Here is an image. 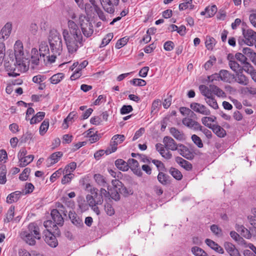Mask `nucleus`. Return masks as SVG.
<instances>
[{"instance_id": "nucleus-13", "label": "nucleus", "mask_w": 256, "mask_h": 256, "mask_svg": "<svg viewBox=\"0 0 256 256\" xmlns=\"http://www.w3.org/2000/svg\"><path fill=\"white\" fill-rule=\"evenodd\" d=\"M224 248L230 256H242L236 246L231 242H225Z\"/></svg>"}, {"instance_id": "nucleus-43", "label": "nucleus", "mask_w": 256, "mask_h": 256, "mask_svg": "<svg viewBox=\"0 0 256 256\" xmlns=\"http://www.w3.org/2000/svg\"><path fill=\"white\" fill-rule=\"evenodd\" d=\"M94 178L97 184L100 186H105L107 185L105 178L100 174H95L94 176Z\"/></svg>"}, {"instance_id": "nucleus-62", "label": "nucleus", "mask_w": 256, "mask_h": 256, "mask_svg": "<svg viewBox=\"0 0 256 256\" xmlns=\"http://www.w3.org/2000/svg\"><path fill=\"white\" fill-rule=\"evenodd\" d=\"M158 180L160 182L164 185L168 182L167 176L162 172H159L158 176Z\"/></svg>"}, {"instance_id": "nucleus-19", "label": "nucleus", "mask_w": 256, "mask_h": 256, "mask_svg": "<svg viewBox=\"0 0 256 256\" xmlns=\"http://www.w3.org/2000/svg\"><path fill=\"white\" fill-rule=\"evenodd\" d=\"M220 80L228 83L234 82V75L227 70H222L220 71Z\"/></svg>"}, {"instance_id": "nucleus-12", "label": "nucleus", "mask_w": 256, "mask_h": 256, "mask_svg": "<svg viewBox=\"0 0 256 256\" xmlns=\"http://www.w3.org/2000/svg\"><path fill=\"white\" fill-rule=\"evenodd\" d=\"M227 59L228 61V66L232 70L235 72L242 71V67L236 61L232 54H229L227 56Z\"/></svg>"}, {"instance_id": "nucleus-57", "label": "nucleus", "mask_w": 256, "mask_h": 256, "mask_svg": "<svg viewBox=\"0 0 256 256\" xmlns=\"http://www.w3.org/2000/svg\"><path fill=\"white\" fill-rule=\"evenodd\" d=\"M206 102L214 109H217L218 108V104L216 100L212 97L208 98H205Z\"/></svg>"}, {"instance_id": "nucleus-17", "label": "nucleus", "mask_w": 256, "mask_h": 256, "mask_svg": "<svg viewBox=\"0 0 256 256\" xmlns=\"http://www.w3.org/2000/svg\"><path fill=\"white\" fill-rule=\"evenodd\" d=\"M128 168H130L134 174L139 176H142V172L140 169L138 168V162L134 158L129 159L128 160Z\"/></svg>"}, {"instance_id": "nucleus-53", "label": "nucleus", "mask_w": 256, "mask_h": 256, "mask_svg": "<svg viewBox=\"0 0 256 256\" xmlns=\"http://www.w3.org/2000/svg\"><path fill=\"white\" fill-rule=\"evenodd\" d=\"M114 37V35L112 33H109L107 34L105 37L102 39L101 44L100 45V48H102L106 46L112 38Z\"/></svg>"}, {"instance_id": "nucleus-44", "label": "nucleus", "mask_w": 256, "mask_h": 256, "mask_svg": "<svg viewBox=\"0 0 256 256\" xmlns=\"http://www.w3.org/2000/svg\"><path fill=\"white\" fill-rule=\"evenodd\" d=\"M76 168V163L75 162H72L67 164L64 168L62 170L63 173L68 174H73L72 172Z\"/></svg>"}, {"instance_id": "nucleus-41", "label": "nucleus", "mask_w": 256, "mask_h": 256, "mask_svg": "<svg viewBox=\"0 0 256 256\" xmlns=\"http://www.w3.org/2000/svg\"><path fill=\"white\" fill-rule=\"evenodd\" d=\"M210 89L212 93L218 97L224 98L226 96V94L224 92L216 86L210 85Z\"/></svg>"}, {"instance_id": "nucleus-5", "label": "nucleus", "mask_w": 256, "mask_h": 256, "mask_svg": "<svg viewBox=\"0 0 256 256\" xmlns=\"http://www.w3.org/2000/svg\"><path fill=\"white\" fill-rule=\"evenodd\" d=\"M90 192V194H88L86 197L87 202L90 206L102 204L103 199L101 196H98V190L96 188H91Z\"/></svg>"}, {"instance_id": "nucleus-3", "label": "nucleus", "mask_w": 256, "mask_h": 256, "mask_svg": "<svg viewBox=\"0 0 256 256\" xmlns=\"http://www.w3.org/2000/svg\"><path fill=\"white\" fill-rule=\"evenodd\" d=\"M14 52L16 58V62L14 63L16 68L20 72H26L28 70L24 60H28V58L24 54L22 43L20 40H16L14 44Z\"/></svg>"}, {"instance_id": "nucleus-1", "label": "nucleus", "mask_w": 256, "mask_h": 256, "mask_svg": "<svg viewBox=\"0 0 256 256\" xmlns=\"http://www.w3.org/2000/svg\"><path fill=\"white\" fill-rule=\"evenodd\" d=\"M68 29L62 30V36L69 54H75L84 44L83 37L78 26L72 20L68 22Z\"/></svg>"}, {"instance_id": "nucleus-11", "label": "nucleus", "mask_w": 256, "mask_h": 256, "mask_svg": "<svg viewBox=\"0 0 256 256\" xmlns=\"http://www.w3.org/2000/svg\"><path fill=\"white\" fill-rule=\"evenodd\" d=\"M44 240L52 248L56 247L58 244V242L56 236L50 230H45L44 232Z\"/></svg>"}, {"instance_id": "nucleus-46", "label": "nucleus", "mask_w": 256, "mask_h": 256, "mask_svg": "<svg viewBox=\"0 0 256 256\" xmlns=\"http://www.w3.org/2000/svg\"><path fill=\"white\" fill-rule=\"evenodd\" d=\"M14 207L11 206L8 209L6 218L4 220V222H8L13 220L14 216Z\"/></svg>"}, {"instance_id": "nucleus-48", "label": "nucleus", "mask_w": 256, "mask_h": 256, "mask_svg": "<svg viewBox=\"0 0 256 256\" xmlns=\"http://www.w3.org/2000/svg\"><path fill=\"white\" fill-rule=\"evenodd\" d=\"M206 10L207 12L206 18L212 17L217 12V7L216 5H213L211 6H207L206 8Z\"/></svg>"}, {"instance_id": "nucleus-50", "label": "nucleus", "mask_w": 256, "mask_h": 256, "mask_svg": "<svg viewBox=\"0 0 256 256\" xmlns=\"http://www.w3.org/2000/svg\"><path fill=\"white\" fill-rule=\"evenodd\" d=\"M44 226L46 228V230L52 232V230H56L58 228L56 224L52 220H46L44 222Z\"/></svg>"}, {"instance_id": "nucleus-31", "label": "nucleus", "mask_w": 256, "mask_h": 256, "mask_svg": "<svg viewBox=\"0 0 256 256\" xmlns=\"http://www.w3.org/2000/svg\"><path fill=\"white\" fill-rule=\"evenodd\" d=\"M178 8L180 10H192L195 8V6L192 4V0H184V2L179 4Z\"/></svg>"}, {"instance_id": "nucleus-42", "label": "nucleus", "mask_w": 256, "mask_h": 256, "mask_svg": "<svg viewBox=\"0 0 256 256\" xmlns=\"http://www.w3.org/2000/svg\"><path fill=\"white\" fill-rule=\"evenodd\" d=\"M49 124L50 122L48 119H45L42 122L39 128L40 135L44 136L46 132L49 127Z\"/></svg>"}, {"instance_id": "nucleus-56", "label": "nucleus", "mask_w": 256, "mask_h": 256, "mask_svg": "<svg viewBox=\"0 0 256 256\" xmlns=\"http://www.w3.org/2000/svg\"><path fill=\"white\" fill-rule=\"evenodd\" d=\"M242 64L244 66L242 67V71L244 70L249 74L254 70V66L247 61H246V62H244Z\"/></svg>"}, {"instance_id": "nucleus-25", "label": "nucleus", "mask_w": 256, "mask_h": 256, "mask_svg": "<svg viewBox=\"0 0 256 256\" xmlns=\"http://www.w3.org/2000/svg\"><path fill=\"white\" fill-rule=\"evenodd\" d=\"M62 156V153L61 152H58L53 153L47 160V162L48 166L54 164L58 162Z\"/></svg>"}, {"instance_id": "nucleus-54", "label": "nucleus", "mask_w": 256, "mask_h": 256, "mask_svg": "<svg viewBox=\"0 0 256 256\" xmlns=\"http://www.w3.org/2000/svg\"><path fill=\"white\" fill-rule=\"evenodd\" d=\"M230 236L236 242H241L242 244H246V242L240 236L239 234L234 231H232L230 232Z\"/></svg>"}, {"instance_id": "nucleus-61", "label": "nucleus", "mask_w": 256, "mask_h": 256, "mask_svg": "<svg viewBox=\"0 0 256 256\" xmlns=\"http://www.w3.org/2000/svg\"><path fill=\"white\" fill-rule=\"evenodd\" d=\"M192 142L200 148L203 147V144L200 138L196 134L192 136Z\"/></svg>"}, {"instance_id": "nucleus-58", "label": "nucleus", "mask_w": 256, "mask_h": 256, "mask_svg": "<svg viewBox=\"0 0 256 256\" xmlns=\"http://www.w3.org/2000/svg\"><path fill=\"white\" fill-rule=\"evenodd\" d=\"M128 38L126 37L119 40L116 43L115 47L116 49H120L124 46L128 42Z\"/></svg>"}, {"instance_id": "nucleus-22", "label": "nucleus", "mask_w": 256, "mask_h": 256, "mask_svg": "<svg viewBox=\"0 0 256 256\" xmlns=\"http://www.w3.org/2000/svg\"><path fill=\"white\" fill-rule=\"evenodd\" d=\"M28 230L26 231L30 234L35 236L37 240L40 239V228L34 222L30 223L28 226Z\"/></svg>"}, {"instance_id": "nucleus-21", "label": "nucleus", "mask_w": 256, "mask_h": 256, "mask_svg": "<svg viewBox=\"0 0 256 256\" xmlns=\"http://www.w3.org/2000/svg\"><path fill=\"white\" fill-rule=\"evenodd\" d=\"M40 56L44 58L45 56L48 58L49 62V58L51 56L50 55V50L47 43L46 42H42L40 43L39 48Z\"/></svg>"}, {"instance_id": "nucleus-2", "label": "nucleus", "mask_w": 256, "mask_h": 256, "mask_svg": "<svg viewBox=\"0 0 256 256\" xmlns=\"http://www.w3.org/2000/svg\"><path fill=\"white\" fill-rule=\"evenodd\" d=\"M48 40L52 54L49 58V62L52 63L55 62L56 56H60L62 52V40L60 34L56 30H51Z\"/></svg>"}, {"instance_id": "nucleus-16", "label": "nucleus", "mask_w": 256, "mask_h": 256, "mask_svg": "<svg viewBox=\"0 0 256 256\" xmlns=\"http://www.w3.org/2000/svg\"><path fill=\"white\" fill-rule=\"evenodd\" d=\"M182 122L185 126L195 130H198L201 128V125L198 122L190 118H184Z\"/></svg>"}, {"instance_id": "nucleus-4", "label": "nucleus", "mask_w": 256, "mask_h": 256, "mask_svg": "<svg viewBox=\"0 0 256 256\" xmlns=\"http://www.w3.org/2000/svg\"><path fill=\"white\" fill-rule=\"evenodd\" d=\"M78 23L84 36L86 38L91 36L94 32V26L89 19L81 14L79 16Z\"/></svg>"}, {"instance_id": "nucleus-10", "label": "nucleus", "mask_w": 256, "mask_h": 256, "mask_svg": "<svg viewBox=\"0 0 256 256\" xmlns=\"http://www.w3.org/2000/svg\"><path fill=\"white\" fill-rule=\"evenodd\" d=\"M190 108L195 112L202 115L209 116L210 114V110L205 106L199 103L193 102L191 104Z\"/></svg>"}, {"instance_id": "nucleus-9", "label": "nucleus", "mask_w": 256, "mask_h": 256, "mask_svg": "<svg viewBox=\"0 0 256 256\" xmlns=\"http://www.w3.org/2000/svg\"><path fill=\"white\" fill-rule=\"evenodd\" d=\"M112 185L115 189V192H118L120 193H122L124 194H132L133 191L132 190H128L126 187H123L122 183L118 180H113L112 182Z\"/></svg>"}, {"instance_id": "nucleus-30", "label": "nucleus", "mask_w": 256, "mask_h": 256, "mask_svg": "<svg viewBox=\"0 0 256 256\" xmlns=\"http://www.w3.org/2000/svg\"><path fill=\"white\" fill-rule=\"evenodd\" d=\"M176 162L182 168L186 170H190L192 168V164L188 162L183 159L182 158L177 156L176 158Z\"/></svg>"}, {"instance_id": "nucleus-6", "label": "nucleus", "mask_w": 256, "mask_h": 256, "mask_svg": "<svg viewBox=\"0 0 256 256\" xmlns=\"http://www.w3.org/2000/svg\"><path fill=\"white\" fill-rule=\"evenodd\" d=\"M244 42L248 46H252L256 43V32L252 29L242 30Z\"/></svg>"}, {"instance_id": "nucleus-15", "label": "nucleus", "mask_w": 256, "mask_h": 256, "mask_svg": "<svg viewBox=\"0 0 256 256\" xmlns=\"http://www.w3.org/2000/svg\"><path fill=\"white\" fill-rule=\"evenodd\" d=\"M163 142L165 148L171 150H176L178 144H177L174 140L170 136H165L163 140Z\"/></svg>"}, {"instance_id": "nucleus-63", "label": "nucleus", "mask_w": 256, "mask_h": 256, "mask_svg": "<svg viewBox=\"0 0 256 256\" xmlns=\"http://www.w3.org/2000/svg\"><path fill=\"white\" fill-rule=\"evenodd\" d=\"M131 84L135 86H144L146 85V82L140 78H134L131 82Z\"/></svg>"}, {"instance_id": "nucleus-24", "label": "nucleus", "mask_w": 256, "mask_h": 256, "mask_svg": "<svg viewBox=\"0 0 256 256\" xmlns=\"http://www.w3.org/2000/svg\"><path fill=\"white\" fill-rule=\"evenodd\" d=\"M52 218L54 222L58 225L62 226L64 222V219L62 215L57 210H53L51 212Z\"/></svg>"}, {"instance_id": "nucleus-37", "label": "nucleus", "mask_w": 256, "mask_h": 256, "mask_svg": "<svg viewBox=\"0 0 256 256\" xmlns=\"http://www.w3.org/2000/svg\"><path fill=\"white\" fill-rule=\"evenodd\" d=\"M115 165L120 170L125 172L128 170V162H126L122 159L116 160Z\"/></svg>"}, {"instance_id": "nucleus-39", "label": "nucleus", "mask_w": 256, "mask_h": 256, "mask_svg": "<svg viewBox=\"0 0 256 256\" xmlns=\"http://www.w3.org/2000/svg\"><path fill=\"white\" fill-rule=\"evenodd\" d=\"M64 74L63 73H58L52 76L49 80L51 84H56L60 82L64 78Z\"/></svg>"}, {"instance_id": "nucleus-7", "label": "nucleus", "mask_w": 256, "mask_h": 256, "mask_svg": "<svg viewBox=\"0 0 256 256\" xmlns=\"http://www.w3.org/2000/svg\"><path fill=\"white\" fill-rule=\"evenodd\" d=\"M108 190H106L105 189L102 188L100 190V194H98V196H101L102 198L103 199V197L110 198L111 197L112 199L118 200L120 198V196L118 194V192H115V189L114 187L113 189L110 186H108Z\"/></svg>"}, {"instance_id": "nucleus-8", "label": "nucleus", "mask_w": 256, "mask_h": 256, "mask_svg": "<svg viewBox=\"0 0 256 256\" xmlns=\"http://www.w3.org/2000/svg\"><path fill=\"white\" fill-rule=\"evenodd\" d=\"M105 11L110 14L114 12V6L118 4L119 0H100Z\"/></svg>"}, {"instance_id": "nucleus-23", "label": "nucleus", "mask_w": 256, "mask_h": 256, "mask_svg": "<svg viewBox=\"0 0 256 256\" xmlns=\"http://www.w3.org/2000/svg\"><path fill=\"white\" fill-rule=\"evenodd\" d=\"M22 238L28 244L34 246L36 244V239L34 235L30 234L29 232L25 231L21 234Z\"/></svg>"}, {"instance_id": "nucleus-52", "label": "nucleus", "mask_w": 256, "mask_h": 256, "mask_svg": "<svg viewBox=\"0 0 256 256\" xmlns=\"http://www.w3.org/2000/svg\"><path fill=\"white\" fill-rule=\"evenodd\" d=\"M6 168L4 166H2L0 168V184H4L6 181Z\"/></svg>"}, {"instance_id": "nucleus-38", "label": "nucleus", "mask_w": 256, "mask_h": 256, "mask_svg": "<svg viewBox=\"0 0 256 256\" xmlns=\"http://www.w3.org/2000/svg\"><path fill=\"white\" fill-rule=\"evenodd\" d=\"M242 53L246 57H248L252 62L256 60V53L249 48H244L242 49Z\"/></svg>"}, {"instance_id": "nucleus-49", "label": "nucleus", "mask_w": 256, "mask_h": 256, "mask_svg": "<svg viewBox=\"0 0 256 256\" xmlns=\"http://www.w3.org/2000/svg\"><path fill=\"white\" fill-rule=\"evenodd\" d=\"M205 44L208 50H212L216 44V40L213 38L208 36L206 38Z\"/></svg>"}, {"instance_id": "nucleus-20", "label": "nucleus", "mask_w": 256, "mask_h": 256, "mask_svg": "<svg viewBox=\"0 0 256 256\" xmlns=\"http://www.w3.org/2000/svg\"><path fill=\"white\" fill-rule=\"evenodd\" d=\"M234 81L243 86H247L249 83V80L244 74L242 71L236 72Z\"/></svg>"}, {"instance_id": "nucleus-59", "label": "nucleus", "mask_w": 256, "mask_h": 256, "mask_svg": "<svg viewBox=\"0 0 256 256\" xmlns=\"http://www.w3.org/2000/svg\"><path fill=\"white\" fill-rule=\"evenodd\" d=\"M82 68L78 66L74 70V74L71 76L72 80H75L79 78L82 76Z\"/></svg>"}, {"instance_id": "nucleus-60", "label": "nucleus", "mask_w": 256, "mask_h": 256, "mask_svg": "<svg viewBox=\"0 0 256 256\" xmlns=\"http://www.w3.org/2000/svg\"><path fill=\"white\" fill-rule=\"evenodd\" d=\"M216 58L214 56L210 57V59L204 64V68L206 70H209L216 62Z\"/></svg>"}, {"instance_id": "nucleus-34", "label": "nucleus", "mask_w": 256, "mask_h": 256, "mask_svg": "<svg viewBox=\"0 0 256 256\" xmlns=\"http://www.w3.org/2000/svg\"><path fill=\"white\" fill-rule=\"evenodd\" d=\"M210 129L219 138H224L226 136V131L219 125L214 124Z\"/></svg>"}, {"instance_id": "nucleus-18", "label": "nucleus", "mask_w": 256, "mask_h": 256, "mask_svg": "<svg viewBox=\"0 0 256 256\" xmlns=\"http://www.w3.org/2000/svg\"><path fill=\"white\" fill-rule=\"evenodd\" d=\"M178 148L176 150L178 153L183 157L187 159H192L194 156L192 153L185 146L182 144H178Z\"/></svg>"}, {"instance_id": "nucleus-36", "label": "nucleus", "mask_w": 256, "mask_h": 256, "mask_svg": "<svg viewBox=\"0 0 256 256\" xmlns=\"http://www.w3.org/2000/svg\"><path fill=\"white\" fill-rule=\"evenodd\" d=\"M45 114V112H37L36 114L30 120V124H34L40 122L44 118Z\"/></svg>"}, {"instance_id": "nucleus-27", "label": "nucleus", "mask_w": 256, "mask_h": 256, "mask_svg": "<svg viewBox=\"0 0 256 256\" xmlns=\"http://www.w3.org/2000/svg\"><path fill=\"white\" fill-rule=\"evenodd\" d=\"M206 244L215 251L222 254L224 253V249L218 244L210 239H206L205 241Z\"/></svg>"}, {"instance_id": "nucleus-47", "label": "nucleus", "mask_w": 256, "mask_h": 256, "mask_svg": "<svg viewBox=\"0 0 256 256\" xmlns=\"http://www.w3.org/2000/svg\"><path fill=\"white\" fill-rule=\"evenodd\" d=\"M170 173L177 180H180L182 178L181 172L176 168H171L170 170Z\"/></svg>"}, {"instance_id": "nucleus-64", "label": "nucleus", "mask_w": 256, "mask_h": 256, "mask_svg": "<svg viewBox=\"0 0 256 256\" xmlns=\"http://www.w3.org/2000/svg\"><path fill=\"white\" fill-rule=\"evenodd\" d=\"M234 58H235V60H237L240 61L242 64L246 62L247 61V58L244 54L240 52L236 54L235 56H234Z\"/></svg>"}, {"instance_id": "nucleus-33", "label": "nucleus", "mask_w": 256, "mask_h": 256, "mask_svg": "<svg viewBox=\"0 0 256 256\" xmlns=\"http://www.w3.org/2000/svg\"><path fill=\"white\" fill-rule=\"evenodd\" d=\"M216 120V117L214 116H204L202 118V124L206 126L211 128L214 124L212 123Z\"/></svg>"}, {"instance_id": "nucleus-28", "label": "nucleus", "mask_w": 256, "mask_h": 256, "mask_svg": "<svg viewBox=\"0 0 256 256\" xmlns=\"http://www.w3.org/2000/svg\"><path fill=\"white\" fill-rule=\"evenodd\" d=\"M12 29V25L10 23H6L2 28L0 36L4 39L7 38L10 35Z\"/></svg>"}, {"instance_id": "nucleus-51", "label": "nucleus", "mask_w": 256, "mask_h": 256, "mask_svg": "<svg viewBox=\"0 0 256 256\" xmlns=\"http://www.w3.org/2000/svg\"><path fill=\"white\" fill-rule=\"evenodd\" d=\"M192 254L196 256H208L206 253L201 248L194 246L192 248Z\"/></svg>"}, {"instance_id": "nucleus-32", "label": "nucleus", "mask_w": 256, "mask_h": 256, "mask_svg": "<svg viewBox=\"0 0 256 256\" xmlns=\"http://www.w3.org/2000/svg\"><path fill=\"white\" fill-rule=\"evenodd\" d=\"M77 113L76 112H70L68 116L64 118L63 124L62 127L64 129H66L68 127L69 122L72 123L74 118H77Z\"/></svg>"}, {"instance_id": "nucleus-45", "label": "nucleus", "mask_w": 256, "mask_h": 256, "mask_svg": "<svg viewBox=\"0 0 256 256\" xmlns=\"http://www.w3.org/2000/svg\"><path fill=\"white\" fill-rule=\"evenodd\" d=\"M31 54L32 62L36 65H38L39 63V54L38 52L37 49L36 48H32Z\"/></svg>"}, {"instance_id": "nucleus-14", "label": "nucleus", "mask_w": 256, "mask_h": 256, "mask_svg": "<svg viewBox=\"0 0 256 256\" xmlns=\"http://www.w3.org/2000/svg\"><path fill=\"white\" fill-rule=\"evenodd\" d=\"M125 137L123 134H116L113 136L110 142L112 152H114L117 149L118 145L122 143Z\"/></svg>"}, {"instance_id": "nucleus-40", "label": "nucleus", "mask_w": 256, "mask_h": 256, "mask_svg": "<svg viewBox=\"0 0 256 256\" xmlns=\"http://www.w3.org/2000/svg\"><path fill=\"white\" fill-rule=\"evenodd\" d=\"M34 156L32 154L28 155L19 160V166L24 167L30 164L34 160Z\"/></svg>"}, {"instance_id": "nucleus-35", "label": "nucleus", "mask_w": 256, "mask_h": 256, "mask_svg": "<svg viewBox=\"0 0 256 256\" xmlns=\"http://www.w3.org/2000/svg\"><path fill=\"white\" fill-rule=\"evenodd\" d=\"M170 132L171 134L178 140H182L185 138L183 132H180L175 128H171Z\"/></svg>"}, {"instance_id": "nucleus-29", "label": "nucleus", "mask_w": 256, "mask_h": 256, "mask_svg": "<svg viewBox=\"0 0 256 256\" xmlns=\"http://www.w3.org/2000/svg\"><path fill=\"white\" fill-rule=\"evenodd\" d=\"M68 216L72 223L75 226H80L83 225L82 220L75 212L70 211L68 213Z\"/></svg>"}, {"instance_id": "nucleus-26", "label": "nucleus", "mask_w": 256, "mask_h": 256, "mask_svg": "<svg viewBox=\"0 0 256 256\" xmlns=\"http://www.w3.org/2000/svg\"><path fill=\"white\" fill-rule=\"evenodd\" d=\"M22 192L20 191H16L8 194L6 198V202L12 204L16 202L21 197Z\"/></svg>"}, {"instance_id": "nucleus-55", "label": "nucleus", "mask_w": 256, "mask_h": 256, "mask_svg": "<svg viewBox=\"0 0 256 256\" xmlns=\"http://www.w3.org/2000/svg\"><path fill=\"white\" fill-rule=\"evenodd\" d=\"M64 176L62 179V184H65L70 183L72 180L74 178V174H68L66 173H62Z\"/></svg>"}]
</instances>
